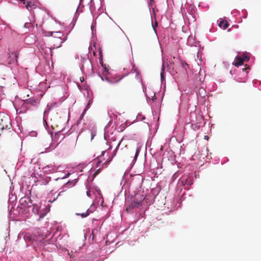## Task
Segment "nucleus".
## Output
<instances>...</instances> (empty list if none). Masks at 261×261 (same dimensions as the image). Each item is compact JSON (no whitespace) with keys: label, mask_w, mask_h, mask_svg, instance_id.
<instances>
[{"label":"nucleus","mask_w":261,"mask_h":261,"mask_svg":"<svg viewBox=\"0 0 261 261\" xmlns=\"http://www.w3.org/2000/svg\"><path fill=\"white\" fill-rule=\"evenodd\" d=\"M8 62L9 64L17 62L20 49L18 47H10L8 49Z\"/></svg>","instance_id":"nucleus-1"},{"label":"nucleus","mask_w":261,"mask_h":261,"mask_svg":"<svg viewBox=\"0 0 261 261\" xmlns=\"http://www.w3.org/2000/svg\"><path fill=\"white\" fill-rule=\"evenodd\" d=\"M144 199L145 197L143 194L141 193L136 194L133 197V202L126 208V211L130 208L133 209L141 206Z\"/></svg>","instance_id":"nucleus-2"},{"label":"nucleus","mask_w":261,"mask_h":261,"mask_svg":"<svg viewBox=\"0 0 261 261\" xmlns=\"http://www.w3.org/2000/svg\"><path fill=\"white\" fill-rule=\"evenodd\" d=\"M48 35L51 36L53 37L52 40L53 42H55L56 41V39L57 40V44H54V48H58L61 46L62 43L63 42V40L62 39V37L63 36V34L61 32H48Z\"/></svg>","instance_id":"nucleus-3"},{"label":"nucleus","mask_w":261,"mask_h":261,"mask_svg":"<svg viewBox=\"0 0 261 261\" xmlns=\"http://www.w3.org/2000/svg\"><path fill=\"white\" fill-rule=\"evenodd\" d=\"M10 118L8 116L0 115V130L8 129L11 128Z\"/></svg>","instance_id":"nucleus-4"},{"label":"nucleus","mask_w":261,"mask_h":261,"mask_svg":"<svg viewBox=\"0 0 261 261\" xmlns=\"http://www.w3.org/2000/svg\"><path fill=\"white\" fill-rule=\"evenodd\" d=\"M39 104V100L34 98H30L24 100L23 105L27 106L37 107Z\"/></svg>","instance_id":"nucleus-5"},{"label":"nucleus","mask_w":261,"mask_h":261,"mask_svg":"<svg viewBox=\"0 0 261 261\" xmlns=\"http://www.w3.org/2000/svg\"><path fill=\"white\" fill-rule=\"evenodd\" d=\"M19 202L21 205L28 207H31L32 205V200L29 197L25 196L21 198L19 200Z\"/></svg>","instance_id":"nucleus-6"},{"label":"nucleus","mask_w":261,"mask_h":261,"mask_svg":"<svg viewBox=\"0 0 261 261\" xmlns=\"http://www.w3.org/2000/svg\"><path fill=\"white\" fill-rule=\"evenodd\" d=\"M58 169V168L54 165H48L43 168L44 172H55Z\"/></svg>","instance_id":"nucleus-7"},{"label":"nucleus","mask_w":261,"mask_h":261,"mask_svg":"<svg viewBox=\"0 0 261 261\" xmlns=\"http://www.w3.org/2000/svg\"><path fill=\"white\" fill-rule=\"evenodd\" d=\"M248 59L247 57H245L243 58H242L241 57H238L236 58V62L234 63V65L236 66L239 67V66L243 64L244 61H248Z\"/></svg>","instance_id":"nucleus-8"},{"label":"nucleus","mask_w":261,"mask_h":261,"mask_svg":"<svg viewBox=\"0 0 261 261\" xmlns=\"http://www.w3.org/2000/svg\"><path fill=\"white\" fill-rule=\"evenodd\" d=\"M218 25L220 28L226 29L228 27L229 24L227 20L221 19Z\"/></svg>","instance_id":"nucleus-9"},{"label":"nucleus","mask_w":261,"mask_h":261,"mask_svg":"<svg viewBox=\"0 0 261 261\" xmlns=\"http://www.w3.org/2000/svg\"><path fill=\"white\" fill-rule=\"evenodd\" d=\"M76 182V180H73L72 181H69L66 183V186H67L68 187H73ZM64 186H65V185H64Z\"/></svg>","instance_id":"nucleus-10"},{"label":"nucleus","mask_w":261,"mask_h":261,"mask_svg":"<svg viewBox=\"0 0 261 261\" xmlns=\"http://www.w3.org/2000/svg\"><path fill=\"white\" fill-rule=\"evenodd\" d=\"M33 6H34V4L32 2H28L25 6V7L28 10L31 11Z\"/></svg>","instance_id":"nucleus-11"},{"label":"nucleus","mask_w":261,"mask_h":261,"mask_svg":"<svg viewBox=\"0 0 261 261\" xmlns=\"http://www.w3.org/2000/svg\"><path fill=\"white\" fill-rule=\"evenodd\" d=\"M51 180V178L50 177H46L45 178L43 179L42 184L43 185H46Z\"/></svg>","instance_id":"nucleus-12"},{"label":"nucleus","mask_w":261,"mask_h":261,"mask_svg":"<svg viewBox=\"0 0 261 261\" xmlns=\"http://www.w3.org/2000/svg\"><path fill=\"white\" fill-rule=\"evenodd\" d=\"M90 212L88 210L86 213H83L82 214H77V215H81L83 218L86 217L90 214Z\"/></svg>","instance_id":"nucleus-13"},{"label":"nucleus","mask_w":261,"mask_h":261,"mask_svg":"<svg viewBox=\"0 0 261 261\" xmlns=\"http://www.w3.org/2000/svg\"><path fill=\"white\" fill-rule=\"evenodd\" d=\"M165 71V66L164 64H163L162 68V72L161 73V80L164 79V73Z\"/></svg>","instance_id":"nucleus-14"},{"label":"nucleus","mask_w":261,"mask_h":261,"mask_svg":"<svg viewBox=\"0 0 261 261\" xmlns=\"http://www.w3.org/2000/svg\"><path fill=\"white\" fill-rule=\"evenodd\" d=\"M137 179L139 182L140 185L142 184V183L143 182V178L142 177L139 176L138 177H137Z\"/></svg>","instance_id":"nucleus-15"},{"label":"nucleus","mask_w":261,"mask_h":261,"mask_svg":"<svg viewBox=\"0 0 261 261\" xmlns=\"http://www.w3.org/2000/svg\"><path fill=\"white\" fill-rule=\"evenodd\" d=\"M180 64L185 69H186V66H188V65L184 61H181Z\"/></svg>","instance_id":"nucleus-16"},{"label":"nucleus","mask_w":261,"mask_h":261,"mask_svg":"<svg viewBox=\"0 0 261 261\" xmlns=\"http://www.w3.org/2000/svg\"><path fill=\"white\" fill-rule=\"evenodd\" d=\"M122 141V139L120 141V142L117 145L115 150H114V155L116 154L117 151L118 150V148H119V146H120Z\"/></svg>","instance_id":"nucleus-17"},{"label":"nucleus","mask_w":261,"mask_h":261,"mask_svg":"<svg viewBox=\"0 0 261 261\" xmlns=\"http://www.w3.org/2000/svg\"><path fill=\"white\" fill-rule=\"evenodd\" d=\"M85 111H86V110H85L84 111V112H83V113L81 114V116H80V117L79 118V120L77 121L78 123H79L80 121H81L83 119V117L84 116V114H85Z\"/></svg>","instance_id":"nucleus-18"},{"label":"nucleus","mask_w":261,"mask_h":261,"mask_svg":"<svg viewBox=\"0 0 261 261\" xmlns=\"http://www.w3.org/2000/svg\"><path fill=\"white\" fill-rule=\"evenodd\" d=\"M139 148H138L137 149H136V153H135V159H136L139 155Z\"/></svg>","instance_id":"nucleus-19"},{"label":"nucleus","mask_w":261,"mask_h":261,"mask_svg":"<svg viewBox=\"0 0 261 261\" xmlns=\"http://www.w3.org/2000/svg\"><path fill=\"white\" fill-rule=\"evenodd\" d=\"M123 79V77H119V79L116 81H115L114 83H118L119 82H120V81H121Z\"/></svg>","instance_id":"nucleus-20"},{"label":"nucleus","mask_w":261,"mask_h":261,"mask_svg":"<svg viewBox=\"0 0 261 261\" xmlns=\"http://www.w3.org/2000/svg\"><path fill=\"white\" fill-rule=\"evenodd\" d=\"M99 172V169H98L94 174V176H95L96 174H97Z\"/></svg>","instance_id":"nucleus-21"},{"label":"nucleus","mask_w":261,"mask_h":261,"mask_svg":"<svg viewBox=\"0 0 261 261\" xmlns=\"http://www.w3.org/2000/svg\"><path fill=\"white\" fill-rule=\"evenodd\" d=\"M28 25H30V23H25L24 24V27L28 28L29 27Z\"/></svg>","instance_id":"nucleus-22"},{"label":"nucleus","mask_w":261,"mask_h":261,"mask_svg":"<svg viewBox=\"0 0 261 261\" xmlns=\"http://www.w3.org/2000/svg\"><path fill=\"white\" fill-rule=\"evenodd\" d=\"M126 81H122L121 82V85H123L125 84H126Z\"/></svg>","instance_id":"nucleus-23"},{"label":"nucleus","mask_w":261,"mask_h":261,"mask_svg":"<svg viewBox=\"0 0 261 261\" xmlns=\"http://www.w3.org/2000/svg\"><path fill=\"white\" fill-rule=\"evenodd\" d=\"M20 2L22 3L23 4H25V0H19Z\"/></svg>","instance_id":"nucleus-24"},{"label":"nucleus","mask_w":261,"mask_h":261,"mask_svg":"<svg viewBox=\"0 0 261 261\" xmlns=\"http://www.w3.org/2000/svg\"><path fill=\"white\" fill-rule=\"evenodd\" d=\"M44 215H40V218H42V217H44Z\"/></svg>","instance_id":"nucleus-25"},{"label":"nucleus","mask_w":261,"mask_h":261,"mask_svg":"<svg viewBox=\"0 0 261 261\" xmlns=\"http://www.w3.org/2000/svg\"><path fill=\"white\" fill-rule=\"evenodd\" d=\"M100 163V161H98V162H97V166H98V164H99Z\"/></svg>","instance_id":"nucleus-26"},{"label":"nucleus","mask_w":261,"mask_h":261,"mask_svg":"<svg viewBox=\"0 0 261 261\" xmlns=\"http://www.w3.org/2000/svg\"><path fill=\"white\" fill-rule=\"evenodd\" d=\"M202 90V91H204V90L203 89H202H202H199V90Z\"/></svg>","instance_id":"nucleus-27"},{"label":"nucleus","mask_w":261,"mask_h":261,"mask_svg":"<svg viewBox=\"0 0 261 261\" xmlns=\"http://www.w3.org/2000/svg\"><path fill=\"white\" fill-rule=\"evenodd\" d=\"M204 137H205V139H206L207 136H205Z\"/></svg>","instance_id":"nucleus-28"},{"label":"nucleus","mask_w":261,"mask_h":261,"mask_svg":"<svg viewBox=\"0 0 261 261\" xmlns=\"http://www.w3.org/2000/svg\"><path fill=\"white\" fill-rule=\"evenodd\" d=\"M204 137H205V139H206L207 136H205Z\"/></svg>","instance_id":"nucleus-29"},{"label":"nucleus","mask_w":261,"mask_h":261,"mask_svg":"<svg viewBox=\"0 0 261 261\" xmlns=\"http://www.w3.org/2000/svg\"><path fill=\"white\" fill-rule=\"evenodd\" d=\"M133 181V182H134V181H134V178H133V181Z\"/></svg>","instance_id":"nucleus-30"},{"label":"nucleus","mask_w":261,"mask_h":261,"mask_svg":"<svg viewBox=\"0 0 261 261\" xmlns=\"http://www.w3.org/2000/svg\"><path fill=\"white\" fill-rule=\"evenodd\" d=\"M125 147L127 148V145H125Z\"/></svg>","instance_id":"nucleus-31"}]
</instances>
